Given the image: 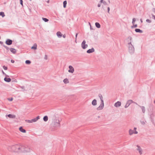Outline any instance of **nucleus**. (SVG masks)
Returning <instances> with one entry per match:
<instances>
[{
	"label": "nucleus",
	"instance_id": "5701e85b",
	"mask_svg": "<svg viewBox=\"0 0 155 155\" xmlns=\"http://www.w3.org/2000/svg\"><path fill=\"white\" fill-rule=\"evenodd\" d=\"M37 48V45L36 44H34L33 46L31 47V49H34V50H36Z\"/></svg>",
	"mask_w": 155,
	"mask_h": 155
},
{
	"label": "nucleus",
	"instance_id": "c03bdc74",
	"mask_svg": "<svg viewBox=\"0 0 155 155\" xmlns=\"http://www.w3.org/2000/svg\"><path fill=\"white\" fill-rule=\"evenodd\" d=\"M47 58V55H45V59L46 60Z\"/></svg>",
	"mask_w": 155,
	"mask_h": 155
},
{
	"label": "nucleus",
	"instance_id": "6e6d98bb",
	"mask_svg": "<svg viewBox=\"0 0 155 155\" xmlns=\"http://www.w3.org/2000/svg\"><path fill=\"white\" fill-rule=\"evenodd\" d=\"M21 88L22 89H23V88H24V86L21 87Z\"/></svg>",
	"mask_w": 155,
	"mask_h": 155
},
{
	"label": "nucleus",
	"instance_id": "39448f33",
	"mask_svg": "<svg viewBox=\"0 0 155 155\" xmlns=\"http://www.w3.org/2000/svg\"><path fill=\"white\" fill-rule=\"evenodd\" d=\"M133 102V101L131 100H129L127 101L125 105L124 106V107L125 108H127L128 106L131 104Z\"/></svg>",
	"mask_w": 155,
	"mask_h": 155
},
{
	"label": "nucleus",
	"instance_id": "f704fd0d",
	"mask_svg": "<svg viewBox=\"0 0 155 155\" xmlns=\"http://www.w3.org/2000/svg\"><path fill=\"white\" fill-rule=\"evenodd\" d=\"M136 19L134 18H133L132 19V24L134 25V22H135V21H136Z\"/></svg>",
	"mask_w": 155,
	"mask_h": 155
},
{
	"label": "nucleus",
	"instance_id": "f3484780",
	"mask_svg": "<svg viewBox=\"0 0 155 155\" xmlns=\"http://www.w3.org/2000/svg\"><path fill=\"white\" fill-rule=\"evenodd\" d=\"M19 130L21 132L23 133H25L26 132V130L25 129H23L22 127H21L19 128Z\"/></svg>",
	"mask_w": 155,
	"mask_h": 155
},
{
	"label": "nucleus",
	"instance_id": "c9c22d12",
	"mask_svg": "<svg viewBox=\"0 0 155 155\" xmlns=\"http://www.w3.org/2000/svg\"><path fill=\"white\" fill-rule=\"evenodd\" d=\"M137 27V24H135V25H134L133 26H131V28H136Z\"/></svg>",
	"mask_w": 155,
	"mask_h": 155
},
{
	"label": "nucleus",
	"instance_id": "7c9ffc66",
	"mask_svg": "<svg viewBox=\"0 0 155 155\" xmlns=\"http://www.w3.org/2000/svg\"><path fill=\"white\" fill-rule=\"evenodd\" d=\"M140 122L141 124L142 125H144L145 124L146 121L145 120H140Z\"/></svg>",
	"mask_w": 155,
	"mask_h": 155
},
{
	"label": "nucleus",
	"instance_id": "3c124183",
	"mask_svg": "<svg viewBox=\"0 0 155 155\" xmlns=\"http://www.w3.org/2000/svg\"><path fill=\"white\" fill-rule=\"evenodd\" d=\"M63 36L64 38H65L66 37V35H64Z\"/></svg>",
	"mask_w": 155,
	"mask_h": 155
},
{
	"label": "nucleus",
	"instance_id": "9d476101",
	"mask_svg": "<svg viewBox=\"0 0 155 155\" xmlns=\"http://www.w3.org/2000/svg\"><path fill=\"white\" fill-rule=\"evenodd\" d=\"M69 69L68 71V72L73 73L74 71V69L73 67L71 65H69Z\"/></svg>",
	"mask_w": 155,
	"mask_h": 155
},
{
	"label": "nucleus",
	"instance_id": "a18cd8bd",
	"mask_svg": "<svg viewBox=\"0 0 155 155\" xmlns=\"http://www.w3.org/2000/svg\"><path fill=\"white\" fill-rule=\"evenodd\" d=\"M101 4L100 3H99L98 5H97V6L98 7H99L101 6Z\"/></svg>",
	"mask_w": 155,
	"mask_h": 155
},
{
	"label": "nucleus",
	"instance_id": "412c9836",
	"mask_svg": "<svg viewBox=\"0 0 155 155\" xmlns=\"http://www.w3.org/2000/svg\"><path fill=\"white\" fill-rule=\"evenodd\" d=\"M56 127H59L60 126V121L59 120H56V124H55Z\"/></svg>",
	"mask_w": 155,
	"mask_h": 155
},
{
	"label": "nucleus",
	"instance_id": "58836bf2",
	"mask_svg": "<svg viewBox=\"0 0 155 155\" xmlns=\"http://www.w3.org/2000/svg\"><path fill=\"white\" fill-rule=\"evenodd\" d=\"M8 100L9 101H12L13 100V98L12 97L11 98H8Z\"/></svg>",
	"mask_w": 155,
	"mask_h": 155
},
{
	"label": "nucleus",
	"instance_id": "ddd939ff",
	"mask_svg": "<svg viewBox=\"0 0 155 155\" xmlns=\"http://www.w3.org/2000/svg\"><path fill=\"white\" fill-rule=\"evenodd\" d=\"M40 118V117L39 116H38L32 119H31V121L32 123L35 122L37 121Z\"/></svg>",
	"mask_w": 155,
	"mask_h": 155
},
{
	"label": "nucleus",
	"instance_id": "79ce46f5",
	"mask_svg": "<svg viewBox=\"0 0 155 155\" xmlns=\"http://www.w3.org/2000/svg\"><path fill=\"white\" fill-rule=\"evenodd\" d=\"M152 16L153 17V19L155 20V15H154L153 14H152Z\"/></svg>",
	"mask_w": 155,
	"mask_h": 155
},
{
	"label": "nucleus",
	"instance_id": "37998d69",
	"mask_svg": "<svg viewBox=\"0 0 155 155\" xmlns=\"http://www.w3.org/2000/svg\"><path fill=\"white\" fill-rule=\"evenodd\" d=\"M11 61L12 63H14L15 62V61L13 60H11Z\"/></svg>",
	"mask_w": 155,
	"mask_h": 155
},
{
	"label": "nucleus",
	"instance_id": "a211bd4d",
	"mask_svg": "<svg viewBox=\"0 0 155 155\" xmlns=\"http://www.w3.org/2000/svg\"><path fill=\"white\" fill-rule=\"evenodd\" d=\"M4 81L7 82H9L11 81V79L10 78L5 77L4 79Z\"/></svg>",
	"mask_w": 155,
	"mask_h": 155
},
{
	"label": "nucleus",
	"instance_id": "f03ea898",
	"mask_svg": "<svg viewBox=\"0 0 155 155\" xmlns=\"http://www.w3.org/2000/svg\"><path fill=\"white\" fill-rule=\"evenodd\" d=\"M129 39L128 41L127 47L129 53L131 54H133L134 52V48L133 45L131 44V41L132 40V38L130 36H129L127 38Z\"/></svg>",
	"mask_w": 155,
	"mask_h": 155
},
{
	"label": "nucleus",
	"instance_id": "a878e982",
	"mask_svg": "<svg viewBox=\"0 0 155 155\" xmlns=\"http://www.w3.org/2000/svg\"><path fill=\"white\" fill-rule=\"evenodd\" d=\"M63 81V82L65 84L68 83L69 82L67 78L64 79Z\"/></svg>",
	"mask_w": 155,
	"mask_h": 155
},
{
	"label": "nucleus",
	"instance_id": "2f4dec72",
	"mask_svg": "<svg viewBox=\"0 0 155 155\" xmlns=\"http://www.w3.org/2000/svg\"><path fill=\"white\" fill-rule=\"evenodd\" d=\"M100 2L101 3H103L104 5H105L106 4V2L104 1L103 0H101L100 1Z\"/></svg>",
	"mask_w": 155,
	"mask_h": 155
},
{
	"label": "nucleus",
	"instance_id": "393cba45",
	"mask_svg": "<svg viewBox=\"0 0 155 155\" xmlns=\"http://www.w3.org/2000/svg\"><path fill=\"white\" fill-rule=\"evenodd\" d=\"M95 25L96 27L98 28H99L101 27V25L98 22H96L95 23Z\"/></svg>",
	"mask_w": 155,
	"mask_h": 155
},
{
	"label": "nucleus",
	"instance_id": "49530a36",
	"mask_svg": "<svg viewBox=\"0 0 155 155\" xmlns=\"http://www.w3.org/2000/svg\"><path fill=\"white\" fill-rule=\"evenodd\" d=\"M132 103H134V104H136V105H138H138H139L137 104V103L136 102H134V101H133V102H132Z\"/></svg>",
	"mask_w": 155,
	"mask_h": 155
},
{
	"label": "nucleus",
	"instance_id": "4468645a",
	"mask_svg": "<svg viewBox=\"0 0 155 155\" xmlns=\"http://www.w3.org/2000/svg\"><path fill=\"white\" fill-rule=\"evenodd\" d=\"M138 106L141 108L142 112L144 113L146 111L145 107L143 106H141L139 105H138Z\"/></svg>",
	"mask_w": 155,
	"mask_h": 155
},
{
	"label": "nucleus",
	"instance_id": "72a5a7b5",
	"mask_svg": "<svg viewBox=\"0 0 155 155\" xmlns=\"http://www.w3.org/2000/svg\"><path fill=\"white\" fill-rule=\"evenodd\" d=\"M3 47L6 49L7 50V51H8L9 50V48H8V47L7 46H5V45H3Z\"/></svg>",
	"mask_w": 155,
	"mask_h": 155
},
{
	"label": "nucleus",
	"instance_id": "4be33fe9",
	"mask_svg": "<svg viewBox=\"0 0 155 155\" xmlns=\"http://www.w3.org/2000/svg\"><path fill=\"white\" fill-rule=\"evenodd\" d=\"M135 31L136 32H138V33H142L143 32V31L142 30H141L140 29H138V28L135 29Z\"/></svg>",
	"mask_w": 155,
	"mask_h": 155
},
{
	"label": "nucleus",
	"instance_id": "0eeeda50",
	"mask_svg": "<svg viewBox=\"0 0 155 155\" xmlns=\"http://www.w3.org/2000/svg\"><path fill=\"white\" fill-rule=\"evenodd\" d=\"M137 150L138 151L140 155H141L142 153L143 150L142 148L140 147L138 145L137 146Z\"/></svg>",
	"mask_w": 155,
	"mask_h": 155
},
{
	"label": "nucleus",
	"instance_id": "1a4fd4ad",
	"mask_svg": "<svg viewBox=\"0 0 155 155\" xmlns=\"http://www.w3.org/2000/svg\"><path fill=\"white\" fill-rule=\"evenodd\" d=\"M12 41L10 39H7L5 41V43L8 45H11L12 44Z\"/></svg>",
	"mask_w": 155,
	"mask_h": 155
},
{
	"label": "nucleus",
	"instance_id": "2eb2a0df",
	"mask_svg": "<svg viewBox=\"0 0 155 155\" xmlns=\"http://www.w3.org/2000/svg\"><path fill=\"white\" fill-rule=\"evenodd\" d=\"M92 104L93 106H96L97 104V101L96 99H94L92 102Z\"/></svg>",
	"mask_w": 155,
	"mask_h": 155
},
{
	"label": "nucleus",
	"instance_id": "13d9d810",
	"mask_svg": "<svg viewBox=\"0 0 155 155\" xmlns=\"http://www.w3.org/2000/svg\"><path fill=\"white\" fill-rule=\"evenodd\" d=\"M154 9V12H155V9Z\"/></svg>",
	"mask_w": 155,
	"mask_h": 155
},
{
	"label": "nucleus",
	"instance_id": "f257e3e1",
	"mask_svg": "<svg viewBox=\"0 0 155 155\" xmlns=\"http://www.w3.org/2000/svg\"><path fill=\"white\" fill-rule=\"evenodd\" d=\"M21 147V145L15 144L9 146L8 147V149L9 151L16 152H20L21 150H23Z\"/></svg>",
	"mask_w": 155,
	"mask_h": 155
},
{
	"label": "nucleus",
	"instance_id": "09e8293b",
	"mask_svg": "<svg viewBox=\"0 0 155 155\" xmlns=\"http://www.w3.org/2000/svg\"><path fill=\"white\" fill-rule=\"evenodd\" d=\"M78 35V33H76V35H75L76 39V38H77V37Z\"/></svg>",
	"mask_w": 155,
	"mask_h": 155
},
{
	"label": "nucleus",
	"instance_id": "20e7f679",
	"mask_svg": "<svg viewBox=\"0 0 155 155\" xmlns=\"http://www.w3.org/2000/svg\"><path fill=\"white\" fill-rule=\"evenodd\" d=\"M21 149H23V150H21V151L29 152L30 151V148L27 145H21Z\"/></svg>",
	"mask_w": 155,
	"mask_h": 155
},
{
	"label": "nucleus",
	"instance_id": "9b49d317",
	"mask_svg": "<svg viewBox=\"0 0 155 155\" xmlns=\"http://www.w3.org/2000/svg\"><path fill=\"white\" fill-rule=\"evenodd\" d=\"M121 105V102L119 101H118L114 104V106L116 107H120Z\"/></svg>",
	"mask_w": 155,
	"mask_h": 155
},
{
	"label": "nucleus",
	"instance_id": "dca6fc26",
	"mask_svg": "<svg viewBox=\"0 0 155 155\" xmlns=\"http://www.w3.org/2000/svg\"><path fill=\"white\" fill-rule=\"evenodd\" d=\"M10 51L13 54H15L16 52V50L14 48H11L9 49Z\"/></svg>",
	"mask_w": 155,
	"mask_h": 155
},
{
	"label": "nucleus",
	"instance_id": "5fc2aeb1",
	"mask_svg": "<svg viewBox=\"0 0 155 155\" xmlns=\"http://www.w3.org/2000/svg\"><path fill=\"white\" fill-rule=\"evenodd\" d=\"M3 43V42L1 41H0V44H2Z\"/></svg>",
	"mask_w": 155,
	"mask_h": 155
},
{
	"label": "nucleus",
	"instance_id": "cd10ccee",
	"mask_svg": "<svg viewBox=\"0 0 155 155\" xmlns=\"http://www.w3.org/2000/svg\"><path fill=\"white\" fill-rule=\"evenodd\" d=\"M42 19L45 22H47L49 21L48 19L46 18H42Z\"/></svg>",
	"mask_w": 155,
	"mask_h": 155
},
{
	"label": "nucleus",
	"instance_id": "aec40b11",
	"mask_svg": "<svg viewBox=\"0 0 155 155\" xmlns=\"http://www.w3.org/2000/svg\"><path fill=\"white\" fill-rule=\"evenodd\" d=\"M8 117L11 118H14L15 117V116L14 115L9 114L7 115Z\"/></svg>",
	"mask_w": 155,
	"mask_h": 155
},
{
	"label": "nucleus",
	"instance_id": "c756f323",
	"mask_svg": "<svg viewBox=\"0 0 155 155\" xmlns=\"http://www.w3.org/2000/svg\"><path fill=\"white\" fill-rule=\"evenodd\" d=\"M25 62L26 64H29L31 63V61L30 60H27L25 61Z\"/></svg>",
	"mask_w": 155,
	"mask_h": 155
},
{
	"label": "nucleus",
	"instance_id": "bb28decb",
	"mask_svg": "<svg viewBox=\"0 0 155 155\" xmlns=\"http://www.w3.org/2000/svg\"><path fill=\"white\" fill-rule=\"evenodd\" d=\"M67 4V2L66 1H64L63 2V7L64 8L66 7V5Z\"/></svg>",
	"mask_w": 155,
	"mask_h": 155
},
{
	"label": "nucleus",
	"instance_id": "423d86ee",
	"mask_svg": "<svg viewBox=\"0 0 155 155\" xmlns=\"http://www.w3.org/2000/svg\"><path fill=\"white\" fill-rule=\"evenodd\" d=\"M86 41L85 40H84L82 42L81 45V47L83 49H85L87 48L88 46L87 44H86Z\"/></svg>",
	"mask_w": 155,
	"mask_h": 155
},
{
	"label": "nucleus",
	"instance_id": "4d7b16f0",
	"mask_svg": "<svg viewBox=\"0 0 155 155\" xmlns=\"http://www.w3.org/2000/svg\"><path fill=\"white\" fill-rule=\"evenodd\" d=\"M154 103L155 104V100L154 101Z\"/></svg>",
	"mask_w": 155,
	"mask_h": 155
},
{
	"label": "nucleus",
	"instance_id": "8fccbe9b",
	"mask_svg": "<svg viewBox=\"0 0 155 155\" xmlns=\"http://www.w3.org/2000/svg\"><path fill=\"white\" fill-rule=\"evenodd\" d=\"M136 129H137V128H136V127H134V130L135 131L136 130Z\"/></svg>",
	"mask_w": 155,
	"mask_h": 155
},
{
	"label": "nucleus",
	"instance_id": "e433bc0d",
	"mask_svg": "<svg viewBox=\"0 0 155 155\" xmlns=\"http://www.w3.org/2000/svg\"><path fill=\"white\" fill-rule=\"evenodd\" d=\"M146 21L147 22L149 23H150L151 22V21L149 19H147L146 20Z\"/></svg>",
	"mask_w": 155,
	"mask_h": 155
},
{
	"label": "nucleus",
	"instance_id": "4c0bfd02",
	"mask_svg": "<svg viewBox=\"0 0 155 155\" xmlns=\"http://www.w3.org/2000/svg\"><path fill=\"white\" fill-rule=\"evenodd\" d=\"M3 68L5 70H7L8 69L7 67L4 65L3 66Z\"/></svg>",
	"mask_w": 155,
	"mask_h": 155
},
{
	"label": "nucleus",
	"instance_id": "f8f14e48",
	"mask_svg": "<svg viewBox=\"0 0 155 155\" xmlns=\"http://www.w3.org/2000/svg\"><path fill=\"white\" fill-rule=\"evenodd\" d=\"M94 49L92 48L91 49H90L87 50V52L88 53H91L94 51Z\"/></svg>",
	"mask_w": 155,
	"mask_h": 155
},
{
	"label": "nucleus",
	"instance_id": "6ab92c4d",
	"mask_svg": "<svg viewBox=\"0 0 155 155\" xmlns=\"http://www.w3.org/2000/svg\"><path fill=\"white\" fill-rule=\"evenodd\" d=\"M57 35L58 38H61L62 35V34L60 31H58L56 33Z\"/></svg>",
	"mask_w": 155,
	"mask_h": 155
},
{
	"label": "nucleus",
	"instance_id": "603ef678",
	"mask_svg": "<svg viewBox=\"0 0 155 155\" xmlns=\"http://www.w3.org/2000/svg\"><path fill=\"white\" fill-rule=\"evenodd\" d=\"M89 24L90 25V28H91V29H92V28H91V27L90 23H89Z\"/></svg>",
	"mask_w": 155,
	"mask_h": 155
},
{
	"label": "nucleus",
	"instance_id": "473e14b6",
	"mask_svg": "<svg viewBox=\"0 0 155 155\" xmlns=\"http://www.w3.org/2000/svg\"><path fill=\"white\" fill-rule=\"evenodd\" d=\"M25 121L26 122H28L29 123H32V121H31V119L30 120H25Z\"/></svg>",
	"mask_w": 155,
	"mask_h": 155
},
{
	"label": "nucleus",
	"instance_id": "ea45409f",
	"mask_svg": "<svg viewBox=\"0 0 155 155\" xmlns=\"http://www.w3.org/2000/svg\"><path fill=\"white\" fill-rule=\"evenodd\" d=\"M20 4L23 6V1L22 0H20Z\"/></svg>",
	"mask_w": 155,
	"mask_h": 155
},
{
	"label": "nucleus",
	"instance_id": "c85d7f7f",
	"mask_svg": "<svg viewBox=\"0 0 155 155\" xmlns=\"http://www.w3.org/2000/svg\"><path fill=\"white\" fill-rule=\"evenodd\" d=\"M0 15L2 16V17H4L5 16L4 13L3 12H0Z\"/></svg>",
	"mask_w": 155,
	"mask_h": 155
},
{
	"label": "nucleus",
	"instance_id": "7ed1b4c3",
	"mask_svg": "<svg viewBox=\"0 0 155 155\" xmlns=\"http://www.w3.org/2000/svg\"><path fill=\"white\" fill-rule=\"evenodd\" d=\"M98 97L101 101V103L100 106L97 108V110H102L104 108V105L102 95L100 94H98Z\"/></svg>",
	"mask_w": 155,
	"mask_h": 155
},
{
	"label": "nucleus",
	"instance_id": "b1692460",
	"mask_svg": "<svg viewBox=\"0 0 155 155\" xmlns=\"http://www.w3.org/2000/svg\"><path fill=\"white\" fill-rule=\"evenodd\" d=\"M43 120L45 122H46L48 120V117L47 116H45L43 118Z\"/></svg>",
	"mask_w": 155,
	"mask_h": 155
},
{
	"label": "nucleus",
	"instance_id": "de8ad7c7",
	"mask_svg": "<svg viewBox=\"0 0 155 155\" xmlns=\"http://www.w3.org/2000/svg\"><path fill=\"white\" fill-rule=\"evenodd\" d=\"M2 73L3 74H5V76H6V74L2 70Z\"/></svg>",
	"mask_w": 155,
	"mask_h": 155
},
{
	"label": "nucleus",
	"instance_id": "a19ab883",
	"mask_svg": "<svg viewBox=\"0 0 155 155\" xmlns=\"http://www.w3.org/2000/svg\"><path fill=\"white\" fill-rule=\"evenodd\" d=\"M110 8L109 7H108L107 8V12L108 13H109V11H110Z\"/></svg>",
	"mask_w": 155,
	"mask_h": 155
},
{
	"label": "nucleus",
	"instance_id": "864d4df0",
	"mask_svg": "<svg viewBox=\"0 0 155 155\" xmlns=\"http://www.w3.org/2000/svg\"><path fill=\"white\" fill-rule=\"evenodd\" d=\"M140 22L142 23L143 22V21H142V20L141 19H140Z\"/></svg>",
	"mask_w": 155,
	"mask_h": 155
},
{
	"label": "nucleus",
	"instance_id": "6e6552de",
	"mask_svg": "<svg viewBox=\"0 0 155 155\" xmlns=\"http://www.w3.org/2000/svg\"><path fill=\"white\" fill-rule=\"evenodd\" d=\"M129 135H132L134 134H137L138 133L137 131L136 130H135L134 131V130H133L131 129L129 130Z\"/></svg>",
	"mask_w": 155,
	"mask_h": 155
}]
</instances>
